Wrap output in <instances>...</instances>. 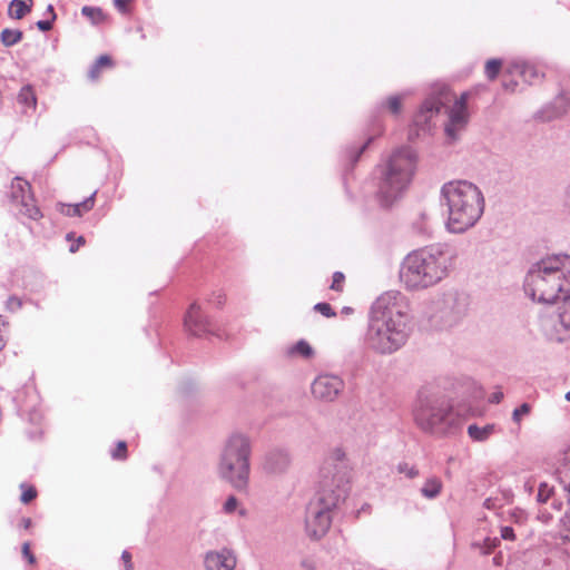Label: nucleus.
Masks as SVG:
<instances>
[{"label": "nucleus", "instance_id": "nucleus-1", "mask_svg": "<svg viewBox=\"0 0 570 570\" xmlns=\"http://www.w3.org/2000/svg\"><path fill=\"white\" fill-rule=\"evenodd\" d=\"M410 323L406 297L397 291L385 292L371 306L364 342L375 353L393 354L407 342Z\"/></svg>", "mask_w": 570, "mask_h": 570}, {"label": "nucleus", "instance_id": "nucleus-33", "mask_svg": "<svg viewBox=\"0 0 570 570\" xmlns=\"http://www.w3.org/2000/svg\"><path fill=\"white\" fill-rule=\"evenodd\" d=\"M554 489L553 487H550L548 483H540L537 500L538 502L546 503L552 495Z\"/></svg>", "mask_w": 570, "mask_h": 570}, {"label": "nucleus", "instance_id": "nucleus-42", "mask_svg": "<svg viewBox=\"0 0 570 570\" xmlns=\"http://www.w3.org/2000/svg\"><path fill=\"white\" fill-rule=\"evenodd\" d=\"M22 306V301L17 296H10L6 302V308L9 312H17Z\"/></svg>", "mask_w": 570, "mask_h": 570}, {"label": "nucleus", "instance_id": "nucleus-41", "mask_svg": "<svg viewBox=\"0 0 570 570\" xmlns=\"http://www.w3.org/2000/svg\"><path fill=\"white\" fill-rule=\"evenodd\" d=\"M9 323L8 321L6 320V317H3L2 315H0V351L6 346L7 344V327H8Z\"/></svg>", "mask_w": 570, "mask_h": 570}, {"label": "nucleus", "instance_id": "nucleus-40", "mask_svg": "<svg viewBox=\"0 0 570 570\" xmlns=\"http://www.w3.org/2000/svg\"><path fill=\"white\" fill-rule=\"evenodd\" d=\"M371 138L364 142L362 146L360 147H355L353 148L350 154H348V157L351 159V163L354 165L355 163H357L360 156L362 155V153L366 149V147L368 146V144L371 142Z\"/></svg>", "mask_w": 570, "mask_h": 570}, {"label": "nucleus", "instance_id": "nucleus-31", "mask_svg": "<svg viewBox=\"0 0 570 570\" xmlns=\"http://www.w3.org/2000/svg\"><path fill=\"white\" fill-rule=\"evenodd\" d=\"M501 65L500 59H490L487 61L484 72L489 80H494L498 77Z\"/></svg>", "mask_w": 570, "mask_h": 570}, {"label": "nucleus", "instance_id": "nucleus-38", "mask_svg": "<svg viewBox=\"0 0 570 570\" xmlns=\"http://www.w3.org/2000/svg\"><path fill=\"white\" fill-rule=\"evenodd\" d=\"M115 460H124L127 456V444L125 441H119L116 449L111 453Z\"/></svg>", "mask_w": 570, "mask_h": 570}, {"label": "nucleus", "instance_id": "nucleus-9", "mask_svg": "<svg viewBox=\"0 0 570 570\" xmlns=\"http://www.w3.org/2000/svg\"><path fill=\"white\" fill-rule=\"evenodd\" d=\"M470 305L469 295L449 289L436 295L429 304L425 316L432 328L443 331L459 325L468 315Z\"/></svg>", "mask_w": 570, "mask_h": 570}, {"label": "nucleus", "instance_id": "nucleus-24", "mask_svg": "<svg viewBox=\"0 0 570 570\" xmlns=\"http://www.w3.org/2000/svg\"><path fill=\"white\" fill-rule=\"evenodd\" d=\"M30 184L19 177H16L11 185V198L14 203L22 200L23 196L31 195Z\"/></svg>", "mask_w": 570, "mask_h": 570}, {"label": "nucleus", "instance_id": "nucleus-15", "mask_svg": "<svg viewBox=\"0 0 570 570\" xmlns=\"http://www.w3.org/2000/svg\"><path fill=\"white\" fill-rule=\"evenodd\" d=\"M185 328L195 336L212 333V324L203 313L199 304L193 303L185 316Z\"/></svg>", "mask_w": 570, "mask_h": 570}, {"label": "nucleus", "instance_id": "nucleus-6", "mask_svg": "<svg viewBox=\"0 0 570 570\" xmlns=\"http://www.w3.org/2000/svg\"><path fill=\"white\" fill-rule=\"evenodd\" d=\"M416 163L415 151L410 147H401L377 166V196L382 206H392L403 195L415 174Z\"/></svg>", "mask_w": 570, "mask_h": 570}, {"label": "nucleus", "instance_id": "nucleus-48", "mask_svg": "<svg viewBox=\"0 0 570 570\" xmlns=\"http://www.w3.org/2000/svg\"><path fill=\"white\" fill-rule=\"evenodd\" d=\"M121 560L125 563V569L126 570H132L131 554L127 550L122 551Z\"/></svg>", "mask_w": 570, "mask_h": 570}, {"label": "nucleus", "instance_id": "nucleus-22", "mask_svg": "<svg viewBox=\"0 0 570 570\" xmlns=\"http://www.w3.org/2000/svg\"><path fill=\"white\" fill-rule=\"evenodd\" d=\"M31 8L32 0H11L8 14L16 20H20L31 11Z\"/></svg>", "mask_w": 570, "mask_h": 570}, {"label": "nucleus", "instance_id": "nucleus-21", "mask_svg": "<svg viewBox=\"0 0 570 570\" xmlns=\"http://www.w3.org/2000/svg\"><path fill=\"white\" fill-rule=\"evenodd\" d=\"M443 483L440 478L431 476L426 479L420 492L422 497L429 500L438 498L442 491Z\"/></svg>", "mask_w": 570, "mask_h": 570}, {"label": "nucleus", "instance_id": "nucleus-53", "mask_svg": "<svg viewBox=\"0 0 570 570\" xmlns=\"http://www.w3.org/2000/svg\"><path fill=\"white\" fill-rule=\"evenodd\" d=\"M563 205L568 214L570 215V184L566 188Z\"/></svg>", "mask_w": 570, "mask_h": 570}, {"label": "nucleus", "instance_id": "nucleus-25", "mask_svg": "<svg viewBox=\"0 0 570 570\" xmlns=\"http://www.w3.org/2000/svg\"><path fill=\"white\" fill-rule=\"evenodd\" d=\"M494 425L488 424L485 426H478L476 424H471L468 428V434L473 441L483 442L489 439V436L493 433Z\"/></svg>", "mask_w": 570, "mask_h": 570}, {"label": "nucleus", "instance_id": "nucleus-50", "mask_svg": "<svg viewBox=\"0 0 570 570\" xmlns=\"http://www.w3.org/2000/svg\"><path fill=\"white\" fill-rule=\"evenodd\" d=\"M483 507L488 510H495L498 505V499L497 498H488L483 502Z\"/></svg>", "mask_w": 570, "mask_h": 570}, {"label": "nucleus", "instance_id": "nucleus-2", "mask_svg": "<svg viewBox=\"0 0 570 570\" xmlns=\"http://www.w3.org/2000/svg\"><path fill=\"white\" fill-rule=\"evenodd\" d=\"M351 489V470L342 450L327 456L318 473L317 499L307 508L306 531L313 539H321L330 529L331 511L344 502Z\"/></svg>", "mask_w": 570, "mask_h": 570}, {"label": "nucleus", "instance_id": "nucleus-62", "mask_svg": "<svg viewBox=\"0 0 570 570\" xmlns=\"http://www.w3.org/2000/svg\"><path fill=\"white\" fill-rule=\"evenodd\" d=\"M345 313H350L352 309L350 307H344L343 309Z\"/></svg>", "mask_w": 570, "mask_h": 570}, {"label": "nucleus", "instance_id": "nucleus-51", "mask_svg": "<svg viewBox=\"0 0 570 570\" xmlns=\"http://www.w3.org/2000/svg\"><path fill=\"white\" fill-rule=\"evenodd\" d=\"M95 65L99 68H102L105 66H110L111 65V59L110 57L104 55V56H100L97 61L95 62Z\"/></svg>", "mask_w": 570, "mask_h": 570}, {"label": "nucleus", "instance_id": "nucleus-27", "mask_svg": "<svg viewBox=\"0 0 570 570\" xmlns=\"http://www.w3.org/2000/svg\"><path fill=\"white\" fill-rule=\"evenodd\" d=\"M23 38V33L20 30L3 29L0 35V41L4 47H12L20 42Z\"/></svg>", "mask_w": 570, "mask_h": 570}, {"label": "nucleus", "instance_id": "nucleus-35", "mask_svg": "<svg viewBox=\"0 0 570 570\" xmlns=\"http://www.w3.org/2000/svg\"><path fill=\"white\" fill-rule=\"evenodd\" d=\"M82 16L91 19L94 22L98 21L102 17V11L99 8L85 6L81 8Z\"/></svg>", "mask_w": 570, "mask_h": 570}, {"label": "nucleus", "instance_id": "nucleus-37", "mask_svg": "<svg viewBox=\"0 0 570 570\" xmlns=\"http://www.w3.org/2000/svg\"><path fill=\"white\" fill-rule=\"evenodd\" d=\"M314 311L321 313L323 316L331 318L335 317L336 313L328 303H317L314 305Z\"/></svg>", "mask_w": 570, "mask_h": 570}, {"label": "nucleus", "instance_id": "nucleus-36", "mask_svg": "<svg viewBox=\"0 0 570 570\" xmlns=\"http://www.w3.org/2000/svg\"><path fill=\"white\" fill-rule=\"evenodd\" d=\"M20 488L22 489V493L20 497V500L22 503L27 504V503L31 502L37 497V491L35 488L27 487L24 483H22L20 485Z\"/></svg>", "mask_w": 570, "mask_h": 570}, {"label": "nucleus", "instance_id": "nucleus-4", "mask_svg": "<svg viewBox=\"0 0 570 570\" xmlns=\"http://www.w3.org/2000/svg\"><path fill=\"white\" fill-rule=\"evenodd\" d=\"M454 258V250L446 244L413 250L401 264L400 279L411 291L434 286L449 275Z\"/></svg>", "mask_w": 570, "mask_h": 570}, {"label": "nucleus", "instance_id": "nucleus-47", "mask_svg": "<svg viewBox=\"0 0 570 570\" xmlns=\"http://www.w3.org/2000/svg\"><path fill=\"white\" fill-rule=\"evenodd\" d=\"M501 537L504 540L513 541L515 539L514 530L511 527H502L501 528Z\"/></svg>", "mask_w": 570, "mask_h": 570}, {"label": "nucleus", "instance_id": "nucleus-11", "mask_svg": "<svg viewBox=\"0 0 570 570\" xmlns=\"http://www.w3.org/2000/svg\"><path fill=\"white\" fill-rule=\"evenodd\" d=\"M554 476L560 488L568 497V510L562 518V523L570 535V445L560 451L554 469Z\"/></svg>", "mask_w": 570, "mask_h": 570}, {"label": "nucleus", "instance_id": "nucleus-20", "mask_svg": "<svg viewBox=\"0 0 570 570\" xmlns=\"http://www.w3.org/2000/svg\"><path fill=\"white\" fill-rule=\"evenodd\" d=\"M95 195L96 191L92 193L85 200L75 204V205H61L60 212L66 216H82V214L88 213L95 206Z\"/></svg>", "mask_w": 570, "mask_h": 570}, {"label": "nucleus", "instance_id": "nucleus-45", "mask_svg": "<svg viewBox=\"0 0 570 570\" xmlns=\"http://www.w3.org/2000/svg\"><path fill=\"white\" fill-rule=\"evenodd\" d=\"M22 556L27 559V561L30 564H33L36 562V558L32 554V552L30 551V543L29 542H24L22 544Z\"/></svg>", "mask_w": 570, "mask_h": 570}, {"label": "nucleus", "instance_id": "nucleus-54", "mask_svg": "<svg viewBox=\"0 0 570 570\" xmlns=\"http://www.w3.org/2000/svg\"><path fill=\"white\" fill-rule=\"evenodd\" d=\"M130 1L131 0H115V6L119 11L125 12Z\"/></svg>", "mask_w": 570, "mask_h": 570}, {"label": "nucleus", "instance_id": "nucleus-29", "mask_svg": "<svg viewBox=\"0 0 570 570\" xmlns=\"http://www.w3.org/2000/svg\"><path fill=\"white\" fill-rule=\"evenodd\" d=\"M18 102L29 108H35L37 105V98L33 89L30 86H24L18 94Z\"/></svg>", "mask_w": 570, "mask_h": 570}, {"label": "nucleus", "instance_id": "nucleus-14", "mask_svg": "<svg viewBox=\"0 0 570 570\" xmlns=\"http://www.w3.org/2000/svg\"><path fill=\"white\" fill-rule=\"evenodd\" d=\"M469 111L460 110L452 107L448 109V121L444 126V131L449 144L456 142L469 124Z\"/></svg>", "mask_w": 570, "mask_h": 570}, {"label": "nucleus", "instance_id": "nucleus-16", "mask_svg": "<svg viewBox=\"0 0 570 570\" xmlns=\"http://www.w3.org/2000/svg\"><path fill=\"white\" fill-rule=\"evenodd\" d=\"M236 563L235 553L227 548L208 551L204 559L206 570H235Z\"/></svg>", "mask_w": 570, "mask_h": 570}, {"label": "nucleus", "instance_id": "nucleus-28", "mask_svg": "<svg viewBox=\"0 0 570 570\" xmlns=\"http://www.w3.org/2000/svg\"><path fill=\"white\" fill-rule=\"evenodd\" d=\"M413 227L419 234L431 235L433 228L428 213L422 212L419 218L413 223Z\"/></svg>", "mask_w": 570, "mask_h": 570}, {"label": "nucleus", "instance_id": "nucleus-23", "mask_svg": "<svg viewBox=\"0 0 570 570\" xmlns=\"http://www.w3.org/2000/svg\"><path fill=\"white\" fill-rule=\"evenodd\" d=\"M18 204L21 205L20 213L30 219L38 220L42 217V214L38 206L35 204L32 195L23 196L22 200Z\"/></svg>", "mask_w": 570, "mask_h": 570}, {"label": "nucleus", "instance_id": "nucleus-52", "mask_svg": "<svg viewBox=\"0 0 570 570\" xmlns=\"http://www.w3.org/2000/svg\"><path fill=\"white\" fill-rule=\"evenodd\" d=\"M210 302L219 307L225 303V296L222 293H215Z\"/></svg>", "mask_w": 570, "mask_h": 570}, {"label": "nucleus", "instance_id": "nucleus-3", "mask_svg": "<svg viewBox=\"0 0 570 570\" xmlns=\"http://www.w3.org/2000/svg\"><path fill=\"white\" fill-rule=\"evenodd\" d=\"M524 292L533 301L552 304L570 298V256L548 255L535 262L524 277Z\"/></svg>", "mask_w": 570, "mask_h": 570}, {"label": "nucleus", "instance_id": "nucleus-26", "mask_svg": "<svg viewBox=\"0 0 570 570\" xmlns=\"http://www.w3.org/2000/svg\"><path fill=\"white\" fill-rule=\"evenodd\" d=\"M287 354L289 356H302L303 358H311L314 355V350L305 340H301L288 347Z\"/></svg>", "mask_w": 570, "mask_h": 570}, {"label": "nucleus", "instance_id": "nucleus-32", "mask_svg": "<svg viewBox=\"0 0 570 570\" xmlns=\"http://www.w3.org/2000/svg\"><path fill=\"white\" fill-rule=\"evenodd\" d=\"M396 470L399 473L404 474L407 479H415L419 476L420 472L415 465H410L407 462H400L396 465Z\"/></svg>", "mask_w": 570, "mask_h": 570}, {"label": "nucleus", "instance_id": "nucleus-46", "mask_svg": "<svg viewBox=\"0 0 570 570\" xmlns=\"http://www.w3.org/2000/svg\"><path fill=\"white\" fill-rule=\"evenodd\" d=\"M53 21L52 19H48V20H39L37 21L36 26L37 28L40 30V31H49L52 29V26H53Z\"/></svg>", "mask_w": 570, "mask_h": 570}, {"label": "nucleus", "instance_id": "nucleus-7", "mask_svg": "<svg viewBox=\"0 0 570 570\" xmlns=\"http://www.w3.org/2000/svg\"><path fill=\"white\" fill-rule=\"evenodd\" d=\"M253 444L242 432L232 433L224 442L217 464L218 476L238 492H247Z\"/></svg>", "mask_w": 570, "mask_h": 570}, {"label": "nucleus", "instance_id": "nucleus-43", "mask_svg": "<svg viewBox=\"0 0 570 570\" xmlns=\"http://www.w3.org/2000/svg\"><path fill=\"white\" fill-rule=\"evenodd\" d=\"M387 108L392 114L397 115L401 111V98L392 96L387 99Z\"/></svg>", "mask_w": 570, "mask_h": 570}, {"label": "nucleus", "instance_id": "nucleus-59", "mask_svg": "<svg viewBox=\"0 0 570 570\" xmlns=\"http://www.w3.org/2000/svg\"><path fill=\"white\" fill-rule=\"evenodd\" d=\"M78 248H79V246H78L77 244H72V245L70 246V249H69V250H70L71 253H76V252L78 250Z\"/></svg>", "mask_w": 570, "mask_h": 570}, {"label": "nucleus", "instance_id": "nucleus-19", "mask_svg": "<svg viewBox=\"0 0 570 570\" xmlns=\"http://www.w3.org/2000/svg\"><path fill=\"white\" fill-rule=\"evenodd\" d=\"M511 72L520 76L529 83H535L543 77L542 72L535 66L524 61L513 63Z\"/></svg>", "mask_w": 570, "mask_h": 570}, {"label": "nucleus", "instance_id": "nucleus-61", "mask_svg": "<svg viewBox=\"0 0 570 570\" xmlns=\"http://www.w3.org/2000/svg\"><path fill=\"white\" fill-rule=\"evenodd\" d=\"M566 400L570 402V391L566 393L564 395Z\"/></svg>", "mask_w": 570, "mask_h": 570}, {"label": "nucleus", "instance_id": "nucleus-8", "mask_svg": "<svg viewBox=\"0 0 570 570\" xmlns=\"http://www.w3.org/2000/svg\"><path fill=\"white\" fill-rule=\"evenodd\" d=\"M414 420L424 431L434 435H451L461 426V419L443 397L420 393L414 407Z\"/></svg>", "mask_w": 570, "mask_h": 570}, {"label": "nucleus", "instance_id": "nucleus-39", "mask_svg": "<svg viewBox=\"0 0 570 570\" xmlns=\"http://www.w3.org/2000/svg\"><path fill=\"white\" fill-rule=\"evenodd\" d=\"M344 281H345L344 274L342 272H335L333 274L331 289L336 291V292H342Z\"/></svg>", "mask_w": 570, "mask_h": 570}, {"label": "nucleus", "instance_id": "nucleus-55", "mask_svg": "<svg viewBox=\"0 0 570 570\" xmlns=\"http://www.w3.org/2000/svg\"><path fill=\"white\" fill-rule=\"evenodd\" d=\"M99 70H100V68H99V67H97L96 65H94V66L91 67L90 71H89V76H90V78H92V79L97 78V77H98V73H99Z\"/></svg>", "mask_w": 570, "mask_h": 570}, {"label": "nucleus", "instance_id": "nucleus-49", "mask_svg": "<svg viewBox=\"0 0 570 570\" xmlns=\"http://www.w3.org/2000/svg\"><path fill=\"white\" fill-rule=\"evenodd\" d=\"M301 567L304 570H316V563L313 559L305 558L301 561Z\"/></svg>", "mask_w": 570, "mask_h": 570}, {"label": "nucleus", "instance_id": "nucleus-10", "mask_svg": "<svg viewBox=\"0 0 570 570\" xmlns=\"http://www.w3.org/2000/svg\"><path fill=\"white\" fill-rule=\"evenodd\" d=\"M446 99L451 101L452 95L445 87L442 88L438 97L432 96L426 98L419 111L414 115L413 125L420 130H425L430 119L441 111Z\"/></svg>", "mask_w": 570, "mask_h": 570}, {"label": "nucleus", "instance_id": "nucleus-34", "mask_svg": "<svg viewBox=\"0 0 570 570\" xmlns=\"http://www.w3.org/2000/svg\"><path fill=\"white\" fill-rule=\"evenodd\" d=\"M531 405L529 403H522L520 406L515 407L512 412V420L514 423L520 424L523 416L530 414Z\"/></svg>", "mask_w": 570, "mask_h": 570}, {"label": "nucleus", "instance_id": "nucleus-57", "mask_svg": "<svg viewBox=\"0 0 570 570\" xmlns=\"http://www.w3.org/2000/svg\"><path fill=\"white\" fill-rule=\"evenodd\" d=\"M47 13L50 16V19L56 20L57 16L55 13L52 4H49L47 7Z\"/></svg>", "mask_w": 570, "mask_h": 570}, {"label": "nucleus", "instance_id": "nucleus-13", "mask_svg": "<svg viewBox=\"0 0 570 570\" xmlns=\"http://www.w3.org/2000/svg\"><path fill=\"white\" fill-rule=\"evenodd\" d=\"M542 327L550 340L562 342L563 334L570 330V302L566 303L557 315L543 318Z\"/></svg>", "mask_w": 570, "mask_h": 570}, {"label": "nucleus", "instance_id": "nucleus-60", "mask_svg": "<svg viewBox=\"0 0 570 570\" xmlns=\"http://www.w3.org/2000/svg\"><path fill=\"white\" fill-rule=\"evenodd\" d=\"M85 243V238L83 236H79L78 239H77V245L80 246Z\"/></svg>", "mask_w": 570, "mask_h": 570}, {"label": "nucleus", "instance_id": "nucleus-56", "mask_svg": "<svg viewBox=\"0 0 570 570\" xmlns=\"http://www.w3.org/2000/svg\"><path fill=\"white\" fill-rule=\"evenodd\" d=\"M503 397V394L501 392L493 393L491 396V402L499 403Z\"/></svg>", "mask_w": 570, "mask_h": 570}, {"label": "nucleus", "instance_id": "nucleus-17", "mask_svg": "<svg viewBox=\"0 0 570 570\" xmlns=\"http://www.w3.org/2000/svg\"><path fill=\"white\" fill-rule=\"evenodd\" d=\"M292 462L291 454L285 449H274L266 453L263 469L269 474H282L287 471Z\"/></svg>", "mask_w": 570, "mask_h": 570}, {"label": "nucleus", "instance_id": "nucleus-18", "mask_svg": "<svg viewBox=\"0 0 570 570\" xmlns=\"http://www.w3.org/2000/svg\"><path fill=\"white\" fill-rule=\"evenodd\" d=\"M569 107L570 99L564 94H560L539 112V118L543 121H551L563 116Z\"/></svg>", "mask_w": 570, "mask_h": 570}, {"label": "nucleus", "instance_id": "nucleus-5", "mask_svg": "<svg viewBox=\"0 0 570 570\" xmlns=\"http://www.w3.org/2000/svg\"><path fill=\"white\" fill-rule=\"evenodd\" d=\"M441 197L448 208L446 229L453 234H462L473 227L484 210V197L474 184L455 180L444 184Z\"/></svg>", "mask_w": 570, "mask_h": 570}, {"label": "nucleus", "instance_id": "nucleus-58", "mask_svg": "<svg viewBox=\"0 0 570 570\" xmlns=\"http://www.w3.org/2000/svg\"><path fill=\"white\" fill-rule=\"evenodd\" d=\"M21 525L24 528V529H29L30 525H31V519L30 518H23L21 520Z\"/></svg>", "mask_w": 570, "mask_h": 570}, {"label": "nucleus", "instance_id": "nucleus-12", "mask_svg": "<svg viewBox=\"0 0 570 570\" xmlns=\"http://www.w3.org/2000/svg\"><path fill=\"white\" fill-rule=\"evenodd\" d=\"M344 389V382L336 375L323 374L312 384V394L324 402H333Z\"/></svg>", "mask_w": 570, "mask_h": 570}, {"label": "nucleus", "instance_id": "nucleus-44", "mask_svg": "<svg viewBox=\"0 0 570 570\" xmlns=\"http://www.w3.org/2000/svg\"><path fill=\"white\" fill-rule=\"evenodd\" d=\"M468 100H469V94L463 92L461 96L454 101L452 108L460 109V110H468Z\"/></svg>", "mask_w": 570, "mask_h": 570}, {"label": "nucleus", "instance_id": "nucleus-30", "mask_svg": "<svg viewBox=\"0 0 570 570\" xmlns=\"http://www.w3.org/2000/svg\"><path fill=\"white\" fill-rule=\"evenodd\" d=\"M238 512L240 517H246L247 511L244 508L238 509V500L235 495H229L223 504V512L226 514H232L234 512Z\"/></svg>", "mask_w": 570, "mask_h": 570}]
</instances>
